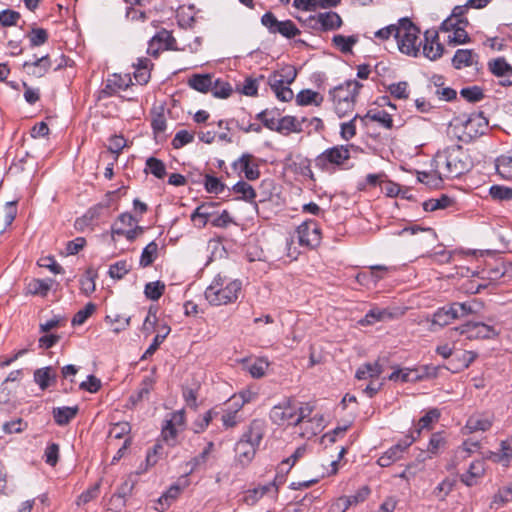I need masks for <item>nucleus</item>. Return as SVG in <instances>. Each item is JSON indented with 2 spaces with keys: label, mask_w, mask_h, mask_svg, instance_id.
<instances>
[{
  "label": "nucleus",
  "mask_w": 512,
  "mask_h": 512,
  "mask_svg": "<svg viewBox=\"0 0 512 512\" xmlns=\"http://www.w3.org/2000/svg\"><path fill=\"white\" fill-rule=\"evenodd\" d=\"M433 163L435 168L442 170L446 178H458L473 167L469 153L461 145H452L437 152Z\"/></svg>",
  "instance_id": "nucleus-1"
},
{
  "label": "nucleus",
  "mask_w": 512,
  "mask_h": 512,
  "mask_svg": "<svg viewBox=\"0 0 512 512\" xmlns=\"http://www.w3.org/2000/svg\"><path fill=\"white\" fill-rule=\"evenodd\" d=\"M242 283L238 279H229L217 275L205 290L206 300L213 306L234 303L241 293Z\"/></svg>",
  "instance_id": "nucleus-2"
},
{
  "label": "nucleus",
  "mask_w": 512,
  "mask_h": 512,
  "mask_svg": "<svg viewBox=\"0 0 512 512\" xmlns=\"http://www.w3.org/2000/svg\"><path fill=\"white\" fill-rule=\"evenodd\" d=\"M351 150L358 151L359 147L354 144L330 147L315 158V166L325 172L336 168H349L348 162L351 158Z\"/></svg>",
  "instance_id": "nucleus-3"
},
{
  "label": "nucleus",
  "mask_w": 512,
  "mask_h": 512,
  "mask_svg": "<svg viewBox=\"0 0 512 512\" xmlns=\"http://www.w3.org/2000/svg\"><path fill=\"white\" fill-rule=\"evenodd\" d=\"M420 29L407 17L399 20V30L395 34L398 48L403 54L417 57L421 42L417 44Z\"/></svg>",
  "instance_id": "nucleus-4"
},
{
  "label": "nucleus",
  "mask_w": 512,
  "mask_h": 512,
  "mask_svg": "<svg viewBox=\"0 0 512 512\" xmlns=\"http://www.w3.org/2000/svg\"><path fill=\"white\" fill-rule=\"evenodd\" d=\"M297 411L298 406L295 397H284L278 404L271 408L269 418L272 423L278 426L293 425Z\"/></svg>",
  "instance_id": "nucleus-5"
},
{
  "label": "nucleus",
  "mask_w": 512,
  "mask_h": 512,
  "mask_svg": "<svg viewBox=\"0 0 512 512\" xmlns=\"http://www.w3.org/2000/svg\"><path fill=\"white\" fill-rule=\"evenodd\" d=\"M261 24L267 28L269 33H279L287 39H292L301 33L292 20L279 21L270 11L262 15Z\"/></svg>",
  "instance_id": "nucleus-6"
},
{
  "label": "nucleus",
  "mask_w": 512,
  "mask_h": 512,
  "mask_svg": "<svg viewBox=\"0 0 512 512\" xmlns=\"http://www.w3.org/2000/svg\"><path fill=\"white\" fill-rule=\"evenodd\" d=\"M298 243L300 246L314 249L322 240L321 228L317 221L308 219L302 222L296 229Z\"/></svg>",
  "instance_id": "nucleus-7"
},
{
  "label": "nucleus",
  "mask_w": 512,
  "mask_h": 512,
  "mask_svg": "<svg viewBox=\"0 0 512 512\" xmlns=\"http://www.w3.org/2000/svg\"><path fill=\"white\" fill-rule=\"evenodd\" d=\"M460 335H465L469 340H485L498 337L499 331L492 325L483 322H467L456 328Z\"/></svg>",
  "instance_id": "nucleus-8"
},
{
  "label": "nucleus",
  "mask_w": 512,
  "mask_h": 512,
  "mask_svg": "<svg viewBox=\"0 0 512 512\" xmlns=\"http://www.w3.org/2000/svg\"><path fill=\"white\" fill-rule=\"evenodd\" d=\"M488 119L483 112L472 113L463 123L464 131L461 139L471 141L485 134L488 130Z\"/></svg>",
  "instance_id": "nucleus-9"
},
{
  "label": "nucleus",
  "mask_w": 512,
  "mask_h": 512,
  "mask_svg": "<svg viewBox=\"0 0 512 512\" xmlns=\"http://www.w3.org/2000/svg\"><path fill=\"white\" fill-rule=\"evenodd\" d=\"M363 84L357 80H347L342 84L330 89L329 97L331 101H356Z\"/></svg>",
  "instance_id": "nucleus-10"
},
{
  "label": "nucleus",
  "mask_w": 512,
  "mask_h": 512,
  "mask_svg": "<svg viewBox=\"0 0 512 512\" xmlns=\"http://www.w3.org/2000/svg\"><path fill=\"white\" fill-rule=\"evenodd\" d=\"M488 71L499 79V84L503 87L512 86V66L504 57L491 59L487 63Z\"/></svg>",
  "instance_id": "nucleus-11"
},
{
  "label": "nucleus",
  "mask_w": 512,
  "mask_h": 512,
  "mask_svg": "<svg viewBox=\"0 0 512 512\" xmlns=\"http://www.w3.org/2000/svg\"><path fill=\"white\" fill-rule=\"evenodd\" d=\"M234 170L244 173L248 181L257 180L260 177L259 165L255 162V157L249 153H243L232 164Z\"/></svg>",
  "instance_id": "nucleus-12"
},
{
  "label": "nucleus",
  "mask_w": 512,
  "mask_h": 512,
  "mask_svg": "<svg viewBox=\"0 0 512 512\" xmlns=\"http://www.w3.org/2000/svg\"><path fill=\"white\" fill-rule=\"evenodd\" d=\"M155 374L156 367H153L151 373L143 377L137 392L129 396L127 407L134 408L141 401L148 398L150 392L154 389V385L156 383Z\"/></svg>",
  "instance_id": "nucleus-13"
},
{
  "label": "nucleus",
  "mask_w": 512,
  "mask_h": 512,
  "mask_svg": "<svg viewBox=\"0 0 512 512\" xmlns=\"http://www.w3.org/2000/svg\"><path fill=\"white\" fill-rule=\"evenodd\" d=\"M444 46L439 42L437 31L427 30L424 33L423 54L430 60H436L442 56Z\"/></svg>",
  "instance_id": "nucleus-14"
},
{
  "label": "nucleus",
  "mask_w": 512,
  "mask_h": 512,
  "mask_svg": "<svg viewBox=\"0 0 512 512\" xmlns=\"http://www.w3.org/2000/svg\"><path fill=\"white\" fill-rule=\"evenodd\" d=\"M265 431V422L261 419H254L250 422L240 439H243L250 445L259 447L264 438Z\"/></svg>",
  "instance_id": "nucleus-15"
},
{
  "label": "nucleus",
  "mask_w": 512,
  "mask_h": 512,
  "mask_svg": "<svg viewBox=\"0 0 512 512\" xmlns=\"http://www.w3.org/2000/svg\"><path fill=\"white\" fill-rule=\"evenodd\" d=\"M175 42L176 40L173 35L169 31L163 29L154 35L149 41L147 52L153 56H157L160 49H173V44Z\"/></svg>",
  "instance_id": "nucleus-16"
},
{
  "label": "nucleus",
  "mask_w": 512,
  "mask_h": 512,
  "mask_svg": "<svg viewBox=\"0 0 512 512\" xmlns=\"http://www.w3.org/2000/svg\"><path fill=\"white\" fill-rule=\"evenodd\" d=\"M279 72L274 71L268 78V84L275 93L278 100L289 102L293 99L294 93L289 85H286L282 79H278Z\"/></svg>",
  "instance_id": "nucleus-17"
},
{
  "label": "nucleus",
  "mask_w": 512,
  "mask_h": 512,
  "mask_svg": "<svg viewBox=\"0 0 512 512\" xmlns=\"http://www.w3.org/2000/svg\"><path fill=\"white\" fill-rule=\"evenodd\" d=\"M131 84L130 77H128V81H126V76L122 77L121 75L113 74L106 80L103 89L100 91V98L114 96L119 89L126 90Z\"/></svg>",
  "instance_id": "nucleus-18"
},
{
  "label": "nucleus",
  "mask_w": 512,
  "mask_h": 512,
  "mask_svg": "<svg viewBox=\"0 0 512 512\" xmlns=\"http://www.w3.org/2000/svg\"><path fill=\"white\" fill-rule=\"evenodd\" d=\"M493 422V415L484 413L473 414L467 419L465 429L468 430L469 433H474L478 431L486 432L492 427Z\"/></svg>",
  "instance_id": "nucleus-19"
},
{
  "label": "nucleus",
  "mask_w": 512,
  "mask_h": 512,
  "mask_svg": "<svg viewBox=\"0 0 512 512\" xmlns=\"http://www.w3.org/2000/svg\"><path fill=\"white\" fill-rule=\"evenodd\" d=\"M23 68L26 69L29 75L35 77L44 76L51 68V60L49 55H44L39 58H35L33 61H25Z\"/></svg>",
  "instance_id": "nucleus-20"
},
{
  "label": "nucleus",
  "mask_w": 512,
  "mask_h": 512,
  "mask_svg": "<svg viewBox=\"0 0 512 512\" xmlns=\"http://www.w3.org/2000/svg\"><path fill=\"white\" fill-rule=\"evenodd\" d=\"M477 357L478 354L474 351H463L461 355L453 356L446 368L453 373H458L467 369Z\"/></svg>",
  "instance_id": "nucleus-21"
},
{
  "label": "nucleus",
  "mask_w": 512,
  "mask_h": 512,
  "mask_svg": "<svg viewBox=\"0 0 512 512\" xmlns=\"http://www.w3.org/2000/svg\"><path fill=\"white\" fill-rule=\"evenodd\" d=\"M485 474V463L483 460L473 461L467 472L460 476V480L468 487L475 486L478 483V479L483 477Z\"/></svg>",
  "instance_id": "nucleus-22"
},
{
  "label": "nucleus",
  "mask_w": 512,
  "mask_h": 512,
  "mask_svg": "<svg viewBox=\"0 0 512 512\" xmlns=\"http://www.w3.org/2000/svg\"><path fill=\"white\" fill-rule=\"evenodd\" d=\"M218 206L216 202H204L196 207L191 214L193 222L199 221V227L203 228L207 225L210 217L215 215V208Z\"/></svg>",
  "instance_id": "nucleus-23"
},
{
  "label": "nucleus",
  "mask_w": 512,
  "mask_h": 512,
  "mask_svg": "<svg viewBox=\"0 0 512 512\" xmlns=\"http://www.w3.org/2000/svg\"><path fill=\"white\" fill-rule=\"evenodd\" d=\"M34 382L40 387L41 390H46L48 387L56 383L57 374L52 366L36 369L34 371Z\"/></svg>",
  "instance_id": "nucleus-24"
},
{
  "label": "nucleus",
  "mask_w": 512,
  "mask_h": 512,
  "mask_svg": "<svg viewBox=\"0 0 512 512\" xmlns=\"http://www.w3.org/2000/svg\"><path fill=\"white\" fill-rule=\"evenodd\" d=\"M258 446H253L244 441L243 439H239L235 445V453L237 460L243 465H248L255 457Z\"/></svg>",
  "instance_id": "nucleus-25"
},
{
  "label": "nucleus",
  "mask_w": 512,
  "mask_h": 512,
  "mask_svg": "<svg viewBox=\"0 0 512 512\" xmlns=\"http://www.w3.org/2000/svg\"><path fill=\"white\" fill-rule=\"evenodd\" d=\"M79 412V407L77 405L63 406V407H54L52 410V415L54 422L58 426H66L71 420H73Z\"/></svg>",
  "instance_id": "nucleus-26"
},
{
  "label": "nucleus",
  "mask_w": 512,
  "mask_h": 512,
  "mask_svg": "<svg viewBox=\"0 0 512 512\" xmlns=\"http://www.w3.org/2000/svg\"><path fill=\"white\" fill-rule=\"evenodd\" d=\"M214 76L212 74H193L188 79V85L201 93H208L213 87Z\"/></svg>",
  "instance_id": "nucleus-27"
},
{
  "label": "nucleus",
  "mask_w": 512,
  "mask_h": 512,
  "mask_svg": "<svg viewBox=\"0 0 512 512\" xmlns=\"http://www.w3.org/2000/svg\"><path fill=\"white\" fill-rule=\"evenodd\" d=\"M318 22H320L321 31H334L343 24L340 15L334 11L318 13Z\"/></svg>",
  "instance_id": "nucleus-28"
},
{
  "label": "nucleus",
  "mask_w": 512,
  "mask_h": 512,
  "mask_svg": "<svg viewBox=\"0 0 512 512\" xmlns=\"http://www.w3.org/2000/svg\"><path fill=\"white\" fill-rule=\"evenodd\" d=\"M475 58H478V55L473 50L458 49L452 58V65L459 70L473 65Z\"/></svg>",
  "instance_id": "nucleus-29"
},
{
  "label": "nucleus",
  "mask_w": 512,
  "mask_h": 512,
  "mask_svg": "<svg viewBox=\"0 0 512 512\" xmlns=\"http://www.w3.org/2000/svg\"><path fill=\"white\" fill-rule=\"evenodd\" d=\"M232 191L239 195L237 197L238 200H242L247 203H255L257 193L252 185H250L248 182L244 180L238 181L235 185H233Z\"/></svg>",
  "instance_id": "nucleus-30"
},
{
  "label": "nucleus",
  "mask_w": 512,
  "mask_h": 512,
  "mask_svg": "<svg viewBox=\"0 0 512 512\" xmlns=\"http://www.w3.org/2000/svg\"><path fill=\"white\" fill-rule=\"evenodd\" d=\"M324 97L311 89H303L296 95V104L298 106L315 105L320 106Z\"/></svg>",
  "instance_id": "nucleus-31"
},
{
  "label": "nucleus",
  "mask_w": 512,
  "mask_h": 512,
  "mask_svg": "<svg viewBox=\"0 0 512 512\" xmlns=\"http://www.w3.org/2000/svg\"><path fill=\"white\" fill-rule=\"evenodd\" d=\"M383 372L382 365L375 361L373 363H365L361 365L355 374L358 380H366L368 378H378Z\"/></svg>",
  "instance_id": "nucleus-32"
},
{
  "label": "nucleus",
  "mask_w": 512,
  "mask_h": 512,
  "mask_svg": "<svg viewBox=\"0 0 512 512\" xmlns=\"http://www.w3.org/2000/svg\"><path fill=\"white\" fill-rule=\"evenodd\" d=\"M498 175L505 180H512V151L499 156L495 161Z\"/></svg>",
  "instance_id": "nucleus-33"
},
{
  "label": "nucleus",
  "mask_w": 512,
  "mask_h": 512,
  "mask_svg": "<svg viewBox=\"0 0 512 512\" xmlns=\"http://www.w3.org/2000/svg\"><path fill=\"white\" fill-rule=\"evenodd\" d=\"M357 42V35L344 36L336 34L332 37V44L343 54L352 53V48Z\"/></svg>",
  "instance_id": "nucleus-34"
},
{
  "label": "nucleus",
  "mask_w": 512,
  "mask_h": 512,
  "mask_svg": "<svg viewBox=\"0 0 512 512\" xmlns=\"http://www.w3.org/2000/svg\"><path fill=\"white\" fill-rule=\"evenodd\" d=\"M370 493L371 489L367 485H365L360 487L355 492V494L340 498L339 500L343 502L344 505V509L342 512H345L350 506L364 502L368 498Z\"/></svg>",
  "instance_id": "nucleus-35"
},
{
  "label": "nucleus",
  "mask_w": 512,
  "mask_h": 512,
  "mask_svg": "<svg viewBox=\"0 0 512 512\" xmlns=\"http://www.w3.org/2000/svg\"><path fill=\"white\" fill-rule=\"evenodd\" d=\"M301 123L294 116H284L277 121V132L287 135L291 132H301Z\"/></svg>",
  "instance_id": "nucleus-36"
},
{
  "label": "nucleus",
  "mask_w": 512,
  "mask_h": 512,
  "mask_svg": "<svg viewBox=\"0 0 512 512\" xmlns=\"http://www.w3.org/2000/svg\"><path fill=\"white\" fill-rule=\"evenodd\" d=\"M367 119L378 122L387 129L393 127V119L385 110L368 111L367 114L361 118V121L365 123Z\"/></svg>",
  "instance_id": "nucleus-37"
},
{
  "label": "nucleus",
  "mask_w": 512,
  "mask_h": 512,
  "mask_svg": "<svg viewBox=\"0 0 512 512\" xmlns=\"http://www.w3.org/2000/svg\"><path fill=\"white\" fill-rule=\"evenodd\" d=\"M97 272L92 267H89L80 279V289L85 295L92 294L96 289L95 279Z\"/></svg>",
  "instance_id": "nucleus-38"
},
{
  "label": "nucleus",
  "mask_w": 512,
  "mask_h": 512,
  "mask_svg": "<svg viewBox=\"0 0 512 512\" xmlns=\"http://www.w3.org/2000/svg\"><path fill=\"white\" fill-rule=\"evenodd\" d=\"M158 256V244L155 241H151L147 244L140 256L139 264L141 267L146 268L153 264Z\"/></svg>",
  "instance_id": "nucleus-39"
},
{
  "label": "nucleus",
  "mask_w": 512,
  "mask_h": 512,
  "mask_svg": "<svg viewBox=\"0 0 512 512\" xmlns=\"http://www.w3.org/2000/svg\"><path fill=\"white\" fill-rule=\"evenodd\" d=\"M145 173H151L156 178L163 179L166 175L165 163L156 157H149L146 160Z\"/></svg>",
  "instance_id": "nucleus-40"
},
{
  "label": "nucleus",
  "mask_w": 512,
  "mask_h": 512,
  "mask_svg": "<svg viewBox=\"0 0 512 512\" xmlns=\"http://www.w3.org/2000/svg\"><path fill=\"white\" fill-rule=\"evenodd\" d=\"M440 411L437 408L430 409L418 420V428L415 429L417 437L420 436L423 429H430V425L433 422H437L440 418Z\"/></svg>",
  "instance_id": "nucleus-41"
},
{
  "label": "nucleus",
  "mask_w": 512,
  "mask_h": 512,
  "mask_svg": "<svg viewBox=\"0 0 512 512\" xmlns=\"http://www.w3.org/2000/svg\"><path fill=\"white\" fill-rule=\"evenodd\" d=\"M443 173L441 169L435 168L433 172H419L418 180L430 187H437L442 182Z\"/></svg>",
  "instance_id": "nucleus-42"
},
{
  "label": "nucleus",
  "mask_w": 512,
  "mask_h": 512,
  "mask_svg": "<svg viewBox=\"0 0 512 512\" xmlns=\"http://www.w3.org/2000/svg\"><path fill=\"white\" fill-rule=\"evenodd\" d=\"M165 284L162 281L149 282L145 285V296L153 301H157L165 292Z\"/></svg>",
  "instance_id": "nucleus-43"
},
{
  "label": "nucleus",
  "mask_w": 512,
  "mask_h": 512,
  "mask_svg": "<svg viewBox=\"0 0 512 512\" xmlns=\"http://www.w3.org/2000/svg\"><path fill=\"white\" fill-rule=\"evenodd\" d=\"M31 47H38L45 44L49 39V34L44 28L32 27L27 34Z\"/></svg>",
  "instance_id": "nucleus-44"
},
{
  "label": "nucleus",
  "mask_w": 512,
  "mask_h": 512,
  "mask_svg": "<svg viewBox=\"0 0 512 512\" xmlns=\"http://www.w3.org/2000/svg\"><path fill=\"white\" fill-rule=\"evenodd\" d=\"M210 92L216 98L226 99L231 95L232 87L228 82L217 78L214 80L213 87Z\"/></svg>",
  "instance_id": "nucleus-45"
},
{
  "label": "nucleus",
  "mask_w": 512,
  "mask_h": 512,
  "mask_svg": "<svg viewBox=\"0 0 512 512\" xmlns=\"http://www.w3.org/2000/svg\"><path fill=\"white\" fill-rule=\"evenodd\" d=\"M51 279H33L28 284V290L31 294L45 296L51 288Z\"/></svg>",
  "instance_id": "nucleus-46"
},
{
  "label": "nucleus",
  "mask_w": 512,
  "mask_h": 512,
  "mask_svg": "<svg viewBox=\"0 0 512 512\" xmlns=\"http://www.w3.org/2000/svg\"><path fill=\"white\" fill-rule=\"evenodd\" d=\"M455 319L457 318L451 313L450 305L439 308L433 315V323L439 326L448 325Z\"/></svg>",
  "instance_id": "nucleus-47"
},
{
  "label": "nucleus",
  "mask_w": 512,
  "mask_h": 512,
  "mask_svg": "<svg viewBox=\"0 0 512 512\" xmlns=\"http://www.w3.org/2000/svg\"><path fill=\"white\" fill-rule=\"evenodd\" d=\"M222 425L225 429L236 427L243 421L241 414H237L235 410L223 409L221 416Z\"/></svg>",
  "instance_id": "nucleus-48"
},
{
  "label": "nucleus",
  "mask_w": 512,
  "mask_h": 512,
  "mask_svg": "<svg viewBox=\"0 0 512 512\" xmlns=\"http://www.w3.org/2000/svg\"><path fill=\"white\" fill-rule=\"evenodd\" d=\"M204 187L208 193L221 194L226 185L219 178L206 174L204 175Z\"/></svg>",
  "instance_id": "nucleus-49"
},
{
  "label": "nucleus",
  "mask_w": 512,
  "mask_h": 512,
  "mask_svg": "<svg viewBox=\"0 0 512 512\" xmlns=\"http://www.w3.org/2000/svg\"><path fill=\"white\" fill-rule=\"evenodd\" d=\"M489 194L493 200L509 201L512 200V188L503 185H492Z\"/></svg>",
  "instance_id": "nucleus-50"
},
{
  "label": "nucleus",
  "mask_w": 512,
  "mask_h": 512,
  "mask_svg": "<svg viewBox=\"0 0 512 512\" xmlns=\"http://www.w3.org/2000/svg\"><path fill=\"white\" fill-rule=\"evenodd\" d=\"M101 480L90 486L88 489L83 491L77 498V505H85L97 498L100 493Z\"/></svg>",
  "instance_id": "nucleus-51"
},
{
  "label": "nucleus",
  "mask_w": 512,
  "mask_h": 512,
  "mask_svg": "<svg viewBox=\"0 0 512 512\" xmlns=\"http://www.w3.org/2000/svg\"><path fill=\"white\" fill-rule=\"evenodd\" d=\"M460 95L470 103L479 102L485 97L483 89L479 86L462 88Z\"/></svg>",
  "instance_id": "nucleus-52"
},
{
  "label": "nucleus",
  "mask_w": 512,
  "mask_h": 512,
  "mask_svg": "<svg viewBox=\"0 0 512 512\" xmlns=\"http://www.w3.org/2000/svg\"><path fill=\"white\" fill-rule=\"evenodd\" d=\"M143 231L144 228L142 226H136L133 229L125 231L124 229L117 227V222L111 226V234L113 238L115 235L125 236L130 242H133L139 234L143 233Z\"/></svg>",
  "instance_id": "nucleus-53"
},
{
  "label": "nucleus",
  "mask_w": 512,
  "mask_h": 512,
  "mask_svg": "<svg viewBox=\"0 0 512 512\" xmlns=\"http://www.w3.org/2000/svg\"><path fill=\"white\" fill-rule=\"evenodd\" d=\"M161 435L170 446L174 447L176 445L178 431L173 420H166L165 425L162 427Z\"/></svg>",
  "instance_id": "nucleus-54"
},
{
  "label": "nucleus",
  "mask_w": 512,
  "mask_h": 512,
  "mask_svg": "<svg viewBox=\"0 0 512 512\" xmlns=\"http://www.w3.org/2000/svg\"><path fill=\"white\" fill-rule=\"evenodd\" d=\"M219 414L218 411H216L215 409H210L208 410L203 416L202 418H199L197 420L194 421L193 423V426H194V432L195 433H201V432H204L206 430V428L209 426V424L211 423V421L217 417Z\"/></svg>",
  "instance_id": "nucleus-55"
},
{
  "label": "nucleus",
  "mask_w": 512,
  "mask_h": 512,
  "mask_svg": "<svg viewBox=\"0 0 512 512\" xmlns=\"http://www.w3.org/2000/svg\"><path fill=\"white\" fill-rule=\"evenodd\" d=\"M361 120V116L356 114L350 121L343 122L340 125V136L343 140L349 141L356 135V120Z\"/></svg>",
  "instance_id": "nucleus-56"
},
{
  "label": "nucleus",
  "mask_w": 512,
  "mask_h": 512,
  "mask_svg": "<svg viewBox=\"0 0 512 512\" xmlns=\"http://www.w3.org/2000/svg\"><path fill=\"white\" fill-rule=\"evenodd\" d=\"M269 367V362L267 359L260 357L257 358L248 368L249 373L253 378L259 379L263 377L266 373V370Z\"/></svg>",
  "instance_id": "nucleus-57"
},
{
  "label": "nucleus",
  "mask_w": 512,
  "mask_h": 512,
  "mask_svg": "<svg viewBox=\"0 0 512 512\" xmlns=\"http://www.w3.org/2000/svg\"><path fill=\"white\" fill-rule=\"evenodd\" d=\"M209 457L206 455V453L201 452L197 456L191 458L187 463L186 466H189L190 469L184 476L186 478L188 475L200 470L205 469L206 464L208 462Z\"/></svg>",
  "instance_id": "nucleus-58"
},
{
  "label": "nucleus",
  "mask_w": 512,
  "mask_h": 512,
  "mask_svg": "<svg viewBox=\"0 0 512 512\" xmlns=\"http://www.w3.org/2000/svg\"><path fill=\"white\" fill-rule=\"evenodd\" d=\"M131 267L128 265L126 260H120L112 264L109 267L108 274L113 279H122L129 271Z\"/></svg>",
  "instance_id": "nucleus-59"
},
{
  "label": "nucleus",
  "mask_w": 512,
  "mask_h": 512,
  "mask_svg": "<svg viewBox=\"0 0 512 512\" xmlns=\"http://www.w3.org/2000/svg\"><path fill=\"white\" fill-rule=\"evenodd\" d=\"M512 501V486L503 487L498 490L494 495L491 507L496 505V508L503 506Z\"/></svg>",
  "instance_id": "nucleus-60"
},
{
  "label": "nucleus",
  "mask_w": 512,
  "mask_h": 512,
  "mask_svg": "<svg viewBox=\"0 0 512 512\" xmlns=\"http://www.w3.org/2000/svg\"><path fill=\"white\" fill-rule=\"evenodd\" d=\"M96 310V305L92 302H89L85 305V307L79 310L74 317L72 318V325H82Z\"/></svg>",
  "instance_id": "nucleus-61"
},
{
  "label": "nucleus",
  "mask_w": 512,
  "mask_h": 512,
  "mask_svg": "<svg viewBox=\"0 0 512 512\" xmlns=\"http://www.w3.org/2000/svg\"><path fill=\"white\" fill-rule=\"evenodd\" d=\"M446 444L443 432H435L431 435L427 451L433 455L437 454Z\"/></svg>",
  "instance_id": "nucleus-62"
},
{
  "label": "nucleus",
  "mask_w": 512,
  "mask_h": 512,
  "mask_svg": "<svg viewBox=\"0 0 512 512\" xmlns=\"http://www.w3.org/2000/svg\"><path fill=\"white\" fill-rule=\"evenodd\" d=\"M164 455V446L161 443H155L151 449L147 451L146 463L147 466H154L158 463L159 459Z\"/></svg>",
  "instance_id": "nucleus-63"
},
{
  "label": "nucleus",
  "mask_w": 512,
  "mask_h": 512,
  "mask_svg": "<svg viewBox=\"0 0 512 512\" xmlns=\"http://www.w3.org/2000/svg\"><path fill=\"white\" fill-rule=\"evenodd\" d=\"M408 83L406 81H400L398 83H392L388 86V91L396 99H407L409 93L407 91Z\"/></svg>",
  "instance_id": "nucleus-64"
}]
</instances>
